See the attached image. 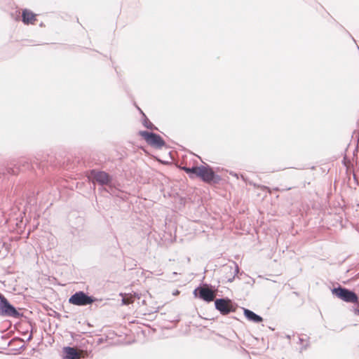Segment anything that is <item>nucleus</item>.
<instances>
[{
    "label": "nucleus",
    "instance_id": "9",
    "mask_svg": "<svg viewBox=\"0 0 359 359\" xmlns=\"http://www.w3.org/2000/svg\"><path fill=\"white\" fill-rule=\"evenodd\" d=\"M64 352L67 359H79L83 357V351L74 347H65Z\"/></svg>",
    "mask_w": 359,
    "mask_h": 359
},
{
    "label": "nucleus",
    "instance_id": "5",
    "mask_svg": "<svg viewBox=\"0 0 359 359\" xmlns=\"http://www.w3.org/2000/svg\"><path fill=\"white\" fill-rule=\"evenodd\" d=\"M215 308L222 314L227 315L230 312H234L236 309L233 306L229 299H217L215 302Z\"/></svg>",
    "mask_w": 359,
    "mask_h": 359
},
{
    "label": "nucleus",
    "instance_id": "3",
    "mask_svg": "<svg viewBox=\"0 0 359 359\" xmlns=\"http://www.w3.org/2000/svg\"><path fill=\"white\" fill-rule=\"evenodd\" d=\"M332 294L346 302L356 304L358 302V297L355 292L341 287L334 288Z\"/></svg>",
    "mask_w": 359,
    "mask_h": 359
},
{
    "label": "nucleus",
    "instance_id": "1",
    "mask_svg": "<svg viewBox=\"0 0 359 359\" xmlns=\"http://www.w3.org/2000/svg\"><path fill=\"white\" fill-rule=\"evenodd\" d=\"M182 170L189 175L190 178L196 177L208 184H217L221 180L220 177L216 175L208 165L194 166L192 168L183 167Z\"/></svg>",
    "mask_w": 359,
    "mask_h": 359
},
{
    "label": "nucleus",
    "instance_id": "7",
    "mask_svg": "<svg viewBox=\"0 0 359 359\" xmlns=\"http://www.w3.org/2000/svg\"><path fill=\"white\" fill-rule=\"evenodd\" d=\"M197 292L198 293V296L201 299L208 302L213 301L215 297V291L208 287H198L194 290V293L196 295Z\"/></svg>",
    "mask_w": 359,
    "mask_h": 359
},
{
    "label": "nucleus",
    "instance_id": "10",
    "mask_svg": "<svg viewBox=\"0 0 359 359\" xmlns=\"http://www.w3.org/2000/svg\"><path fill=\"white\" fill-rule=\"evenodd\" d=\"M22 22L25 25H34L37 21L36 15L28 9H24L22 12Z\"/></svg>",
    "mask_w": 359,
    "mask_h": 359
},
{
    "label": "nucleus",
    "instance_id": "4",
    "mask_svg": "<svg viewBox=\"0 0 359 359\" xmlns=\"http://www.w3.org/2000/svg\"><path fill=\"white\" fill-rule=\"evenodd\" d=\"M69 302L73 305L86 306L94 302V299L83 292H77L69 298Z\"/></svg>",
    "mask_w": 359,
    "mask_h": 359
},
{
    "label": "nucleus",
    "instance_id": "2",
    "mask_svg": "<svg viewBox=\"0 0 359 359\" xmlns=\"http://www.w3.org/2000/svg\"><path fill=\"white\" fill-rule=\"evenodd\" d=\"M140 135L147 142V143L155 148L160 149L165 145L163 139L156 133L147 131H140Z\"/></svg>",
    "mask_w": 359,
    "mask_h": 359
},
{
    "label": "nucleus",
    "instance_id": "11",
    "mask_svg": "<svg viewBox=\"0 0 359 359\" xmlns=\"http://www.w3.org/2000/svg\"><path fill=\"white\" fill-rule=\"evenodd\" d=\"M244 315L249 320L253 321L255 323H261L263 320L261 316L257 315L252 311L247 309H244Z\"/></svg>",
    "mask_w": 359,
    "mask_h": 359
},
{
    "label": "nucleus",
    "instance_id": "12",
    "mask_svg": "<svg viewBox=\"0 0 359 359\" xmlns=\"http://www.w3.org/2000/svg\"><path fill=\"white\" fill-rule=\"evenodd\" d=\"M122 297V303L124 305H129L134 302L135 297L131 294H120Z\"/></svg>",
    "mask_w": 359,
    "mask_h": 359
},
{
    "label": "nucleus",
    "instance_id": "8",
    "mask_svg": "<svg viewBox=\"0 0 359 359\" xmlns=\"http://www.w3.org/2000/svg\"><path fill=\"white\" fill-rule=\"evenodd\" d=\"M0 304L1 306L2 312L8 316L18 317V311L8 302V301L4 297H0Z\"/></svg>",
    "mask_w": 359,
    "mask_h": 359
},
{
    "label": "nucleus",
    "instance_id": "6",
    "mask_svg": "<svg viewBox=\"0 0 359 359\" xmlns=\"http://www.w3.org/2000/svg\"><path fill=\"white\" fill-rule=\"evenodd\" d=\"M88 177L93 182H97L102 185L107 184L111 181L109 175L104 171L93 170L90 172Z\"/></svg>",
    "mask_w": 359,
    "mask_h": 359
}]
</instances>
